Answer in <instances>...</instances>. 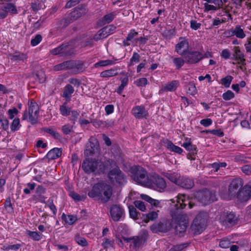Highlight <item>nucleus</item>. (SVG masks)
<instances>
[{
	"instance_id": "29",
	"label": "nucleus",
	"mask_w": 251,
	"mask_h": 251,
	"mask_svg": "<svg viewBox=\"0 0 251 251\" xmlns=\"http://www.w3.org/2000/svg\"><path fill=\"white\" fill-rule=\"evenodd\" d=\"M116 29V26L114 25H109L102 28L100 30L104 38H106L109 35L113 33Z\"/></svg>"
},
{
	"instance_id": "60",
	"label": "nucleus",
	"mask_w": 251,
	"mask_h": 251,
	"mask_svg": "<svg viewBox=\"0 0 251 251\" xmlns=\"http://www.w3.org/2000/svg\"><path fill=\"white\" fill-rule=\"evenodd\" d=\"M242 172L246 175H251V165H245L241 168Z\"/></svg>"
},
{
	"instance_id": "62",
	"label": "nucleus",
	"mask_w": 251,
	"mask_h": 251,
	"mask_svg": "<svg viewBox=\"0 0 251 251\" xmlns=\"http://www.w3.org/2000/svg\"><path fill=\"white\" fill-rule=\"evenodd\" d=\"M73 126L69 125H65L62 126V130L65 134H69L73 131Z\"/></svg>"
},
{
	"instance_id": "53",
	"label": "nucleus",
	"mask_w": 251,
	"mask_h": 251,
	"mask_svg": "<svg viewBox=\"0 0 251 251\" xmlns=\"http://www.w3.org/2000/svg\"><path fill=\"white\" fill-rule=\"evenodd\" d=\"M234 97V94L231 90H227L222 95L223 99L225 100H229Z\"/></svg>"
},
{
	"instance_id": "41",
	"label": "nucleus",
	"mask_w": 251,
	"mask_h": 251,
	"mask_svg": "<svg viewBox=\"0 0 251 251\" xmlns=\"http://www.w3.org/2000/svg\"><path fill=\"white\" fill-rule=\"evenodd\" d=\"M179 82L177 80H173L168 83L164 88V90L168 91H174L176 89Z\"/></svg>"
},
{
	"instance_id": "48",
	"label": "nucleus",
	"mask_w": 251,
	"mask_h": 251,
	"mask_svg": "<svg viewBox=\"0 0 251 251\" xmlns=\"http://www.w3.org/2000/svg\"><path fill=\"white\" fill-rule=\"evenodd\" d=\"M71 196L74 200L76 201H84L86 198V196L85 195H80L74 192L71 193Z\"/></svg>"
},
{
	"instance_id": "38",
	"label": "nucleus",
	"mask_w": 251,
	"mask_h": 251,
	"mask_svg": "<svg viewBox=\"0 0 251 251\" xmlns=\"http://www.w3.org/2000/svg\"><path fill=\"white\" fill-rule=\"evenodd\" d=\"M118 60L117 59H114L113 60H101L95 64V67H98L99 66L103 67L106 66L108 65H111L115 63V61Z\"/></svg>"
},
{
	"instance_id": "20",
	"label": "nucleus",
	"mask_w": 251,
	"mask_h": 251,
	"mask_svg": "<svg viewBox=\"0 0 251 251\" xmlns=\"http://www.w3.org/2000/svg\"><path fill=\"white\" fill-rule=\"evenodd\" d=\"M148 237V232L146 230L142 231V233L137 236L133 237V245L135 249L139 248L142 244H144Z\"/></svg>"
},
{
	"instance_id": "56",
	"label": "nucleus",
	"mask_w": 251,
	"mask_h": 251,
	"mask_svg": "<svg viewBox=\"0 0 251 251\" xmlns=\"http://www.w3.org/2000/svg\"><path fill=\"white\" fill-rule=\"evenodd\" d=\"M189 243L180 244L174 246L173 248H174L175 251H181L185 248H187L189 245Z\"/></svg>"
},
{
	"instance_id": "34",
	"label": "nucleus",
	"mask_w": 251,
	"mask_h": 251,
	"mask_svg": "<svg viewBox=\"0 0 251 251\" xmlns=\"http://www.w3.org/2000/svg\"><path fill=\"white\" fill-rule=\"evenodd\" d=\"M166 147L168 149L176 153L180 154L182 152V149L176 145H175L171 141H167L166 143Z\"/></svg>"
},
{
	"instance_id": "26",
	"label": "nucleus",
	"mask_w": 251,
	"mask_h": 251,
	"mask_svg": "<svg viewBox=\"0 0 251 251\" xmlns=\"http://www.w3.org/2000/svg\"><path fill=\"white\" fill-rule=\"evenodd\" d=\"M2 12H6V16L8 12H11L12 14L17 13V10L13 4L11 3H6L4 4L1 7Z\"/></svg>"
},
{
	"instance_id": "12",
	"label": "nucleus",
	"mask_w": 251,
	"mask_h": 251,
	"mask_svg": "<svg viewBox=\"0 0 251 251\" xmlns=\"http://www.w3.org/2000/svg\"><path fill=\"white\" fill-rule=\"evenodd\" d=\"M171 227V223L170 221L164 219L157 223H154L151 226L150 229L153 233L166 232L169 230Z\"/></svg>"
},
{
	"instance_id": "22",
	"label": "nucleus",
	"mask_w": 251,
	"mask_h": 251,
	"mask_svg": "<svg viewBox=\"0 0 251 251\" xmlns=\"http://www.w3.org/2000/svg\"><path fill=\"white\" fill-rule=\"evenodd\" d=\"M232 59L238 61V63L244 65L245 59L244 53L240 50L239 47H234L233 48V53Z\"/></svg>"
},
{
	"instance_id": "21",
	"label": "nucleus",
	"mask_w": 251,
	"mask_h": 251,
	"mask_svg": "<svg viewBox=\"0 0 251 251\" xmlns=\"http://www.w3.org/2000/svg\"><path fill=\"white\" fill-rule=\"evenodd\" d=\"M187 204H189V208H192L193 207V204L190 203L188 200L185 199L184 195H178L177 197L176 203L175 204V207L177 209L184 208Z\"/></svg>"
},
{
	"instance_id": "51",
	"label": "nucleus",
	"mask_w": 251,
	"mask_h": 251,
	"mask_svg": "<svg viewBox=\"0 0 251 251\" xmlns=\"http://www.w3.org/2000/svg\"><path fill=\"white\" fill-rule=\"evenodd\" d=\"M20 126V119L19 118H15L13 120L11 125V129L12 131L18 130Z\"/></svg>"
},
{
	"instance_id": "9",
	"label": "nucleus",
	"mask_w": 251,
	"mask_h": 251,
	"mask_svg": "<svg viewBox=\"0 0 251 251\" xmlns=\"http://www.w3.org/2000/svg\"><path fill=\"white\" fill-rule=\"evenodd\" d=\"M243 181L240 178L233 179L228 187V197L229 199L235 198L236 195L243 185Z\"/></svg>"
},
{
	"instance_id": "40",
	"label": "nucleus",
	"mask_w": 251,
	"mask_h": 251,
	"mask_svg": "<svg viewBox=\"0 0 251 251\" xmlns=\"http://www.w3.org/2000/svg\"><path fill=\"white\" fill-rule=\"evenodd\" d=\"M67 102H65L59 108L60 113L63 116H69L71 112L70 108L67 106Z\"/></svg>"
},
{
	"instance_id": "5",
	"label": "nucleus",
	"mask_w": 251,
	"mask_h": 251,
	"mask_svg": "<svg viewBox=\"0 0 251 251\" xmlns=\"http://www.w3.org/2000/svg\"><path fill=\"white\" fill-rule=\"evenodd\" d=\"M193 196L198 201L203 204H207L216 200L215 193L207 189L195 192Z\"/></svg>"
},
{
	"instance_id": "42",
	"label": "nucleus",
	"mask_w": 251,
	"mask_h": 251,
	"mask_svg": "<svg viewBox=\"0 0 251 251\" xmlns=\"http://www.w3.org/2000/svg\"><path fill=\"white\" fill-rule=\"evenodd\" d=\"M26 233L29 237L34 241H39L42 238V235L36 231H31L27 230Z\"/></svg>"
},
{
	"instance_id": "18",
	"label": "nucleus",
	"mask_w": 251,
	"mask_h": 251,
	"mask_svg": "<svg viewBox=\"0 0 251 251\" xmlns=\"http://www.w3.org/2000/svg\"><path fill=\"white\" fill-rule=\"evenodd\" d=\"M110 213L112 220L114 222H117L124 216V209L118 205H113L110 210Z\"/></svg>"
},
{
	"instance_id": "35",
	"label": "nucleus",
	"mask_w": 251,
	"mask_h": 251,
	"mask_svg": "<svg viewBox=\"0 0 251 251\" xmlns=\"http://www.w3.org/2000/svg\"><path fill=\"white\" fill-rule=\"evenodd\" d=\"M42 130L47 133L50 134L54 139L60 140L61 138V136L57 131L54 130L52 128L44 127Z\"/></svg>"
},
{
	"instance_id": "64",
	"label": "nucleus",
	"mask_w": 251,
	"mask_h": 251,
	"mask_svg": "<svg viewBox=\"0 0 251 251\" xmlns=\"http://www.w3.org/2000/svg\"><path fill=\"white\" fill-rule=\"evenodd\" d=\"M138 34V33L135 31L134 29L131 30L126 37V41H131Z\"/></svg>"
},
{
	"instance_id": "1",
	"label": "nucleus",
	"mask_w": 251,
	"mask_h": 251,
	"mask_svg": "<svg viewBox=\"0 0 251 251\" xmlns=\"http://www.w3.org/2000/svg\"><path fill=\"white\" fill-rule=\"evenodd\" d=\"M113 194L112 186L105 182H99L94 185L88 193L91 198H98L102 203L107 202Z\"/></svg>"
},
{
	"instance_id": "17",
	"label": "nucleus",
	"mask_w": 251,
	"mask_h": 251,
	"mask_svg": "<svg viewBox=\"0 0 251 251\" xmlns=\"http://www.w3.org/2000/svg\"><path fill=\"white\" fill-rule=\"evenodd\" d=\"M221 220L223 225L227 226H233L237 223L238 218L234 213H225L221 216Z\"/></svg>"
},
{
	"instance_id": "49",
	"label": "nucleus",
	"mask_w": 251,
	"mask_h": 251,
	"mask_svg": "<svg viewBox=\"0 0 251 251\" xmlns=\"http://www.w3.org/2000/svg\"><path fill=\"white\" fill-rule=\"evenodd\" d=\"M0 123L4 130H7L9 128V122L4 115L0 119Z\"/></svg>"
},
{
	"instance_id": "14",
	"label": "nucleus",
	"mask_w": 251,
	"mask_h": 251,
	"mask_svg": "<svg viewBox=\"0 0 251 251\" xmlns=\"http://www.w3.org/2000/svg\"><path fill=\"white\" fill-rule=\"evenodd\" d=\"M39 108L38 105L35 102H31L28 106V119L29 121L34 124L37 122L39 117Z\"/></svg>"
},
{
	"instance_id": "45",
	"label": "nucleus",
	"mask_w": 251,
	"mask_h": 251,
	"mask_svg": "<svg viewBox=\"0 0 251 251\" xmlns=\"http://www.w3.org/2000/svg\"><path fill=\"white\" fill-rule=\"evenodd\" d=\"M33 77L37 79L40 83L44 82L46 79L45 75L44 73L42 71L38 72L35 75H33Z\"/></svg>"
},
{
	"instance_id": "27",
	"label": "nucleus",
	"mask_w": 251,
	"mask_h": 251,
	"mask_svg": "<svg viewBox=\"0 0 251 251\" xmlns=\"http://www.w3.org/2000/svg\"><path fill=\"white\" fill-rule=\"evenodd\" d=\"M118 75L117 69L112 68L101 72L100 73V76L101 77H110L116 76Z\"/></svg>"
},
{
	"instance_id": "37",
	"label": "nucleus",
	"mask_w": 251,
	"mask_h": 251,
	"mask_svg": "<svg viewBox=\"0 0 251 251\" xmlns=\"http://www.w3.org/2000/svg\"><path fill=\"white\" fill-rule=\"evenodd\" d=\"M157 211H151L146 215V217L144 218V221L145 223H147L150 221H153L156 219L158 217Z\"/></svg>"
},
{
	"instance_id": "7",
	"label": "nucleus",
	"mask_w": 251,
	"mask_h": 251,
	"mask_svg": "<svg viewBox=\"0 0 251 251\" xmlns=\"http://www.w3.org/2000/svg\"><path fill=\"white\" fill-rule=\"evenodd\" d=\"M150 181L151 185L147 187L152 188L159 192L163 191L167 186L165 179L157 174L150 175Z\"/></svg>"
},
{
	"instance_id": "59",
	"label": "nucleus",
	"mask_w": 251,
	"mask_h": 251,
	"mask_svg": "<svg viewBox=\"0 0 251 251\" xmlns=\"http://www.w3.org/2000/svg\"><path fill=\"white\" fill-rule=\"evenodd\" d=\"M42 39V36L40 34H37L35 36L34 38L31 40V45L33 46H35L41 41Z\"/></svg>"
},
{
	"instance_id": "43",
	"label": "nucleus",
	"mask_w": 251,
	"mask_h": 251,
	"mask_svg": "<svg viewBox=\"0 0 251 251\" xmlns=\"http://www.w3.org/2000/svg\"><path fill=\"white\" fill-rule=\"evenodd\" d=\"M26 55L24 53L15 52L11 56V59L14 61L24 60L26 58Z\"/></svg>"
},
{
	"instance_id": "6",
	"label": "nucleus",
	"mask_w": 251,
	"mask_h": 251,
	"mask_svg": "<svg viewBox=\"0 0 251 251\" xmlns=\"http://www.w3.org/2000/svg\"><path fill=\"white\" fill-rule=\"evenodd\" d=\"M108 177L114 185H123L126 182V176L118 167L111 170L108 173Z\"/></svg>"
},
{
	"instance_id": "30",
	"label": "nucleus",
	"mask_w": 251,
	"mask_h": 251,
	"mask_svg": "<svg viewBox=\"0 0 251 251\" xmlns=\"http://www.w3.org/2000/svg\"><path fill=\"white\" fill-rule=\"evenodd\" d=\"M115 17L113 13H110L105 15L100 20L99 23L100 25H104L107 24L111 23Z\"/></svg>"
},
{
	"instance_id": "24",
	"label": "nucleus",
	"mask_w": 251,
	"mask_h": 251,
	"mask_svg": "<svg viewBox=\"0 0 251 251\" xmlns=\"http://www.w3.org/2000/svg\"><path fill=\"white\" fill-rule=\"evenodd\" d=\"M177 185L185 189H190L194 186V182L190 178L183 177H179Z\"/></svg>"
},
{
	"instance_id": "15",
	"label": "nucleus",
	"mask_w": 251,
	"mask_h": 251,
	"mask_svg": "<svg viewBox=\"0 0 251 251\" xmlns=\"http://www.w3.org/2000/svg\"><path fill=\"white\" fill-rule=\"evenodd\" d=\"M99 144L97 139L94 137H91L89 143L86 145V149L84 151V154L86 156H93L96 151L99 148Z\"/></svg>"
},
{
	"instance_id": "3",
	"label": "nucleus",
	"mask_w": 251,
	"mask_h": 251,
	"mask_svg": "<svg viewBox=\"0 0 251 251\" xmlns=\"http://www.w3.org/2000/svg\"><path fill=\"white\" fill-rule=\"evenodd\" d=\"M130 172L132 179L138 183L146 187L151 185L150 175L148 176L146 170L141 166H132L130 168Z\"/></svg>"
},
{
	"instance_id": "46",
	"label": "nucleus",
	"mask_w": 251,
	"mask_h": 251,
	"mask_svg": "<svg viewBox=\"0 0 251 251\" xmlns=\"http://www.w3.org/2000/svg\"><path fill=\"white\" fill-rule=\"evenodd\" d=\"M185 62H186L185 60L180 57H176L173 59V62L177 69H179L184 64Z\"/></svg>"
},
{
	"instance_id": "44",
	"label": "nucleus",
	"mask_w": 251,
	"mask_h": 251,
	"mask_svg": "<svg viewBox=\"0 0 251 251\" xmlns=\"http://www.w3.org/2000/svg\"><path fill=\"white\" fill-rule=\"evenodd\" d=\"M130 217L133 219H138V214L140 213L137 211L136 208L133 205L128 206Z\"/></svg>"
},
{
	"instance_id": "10",
	"label": "nucleus",
	"mask_w": 251,
	"mask_h": 251,
	"mask_svg": "<svg viewBox=\"0 0 251 251\" xmlns=\"http://www.w3.org/2000/svg\"><path fill=\"white\" fill-rule=\"evenodd\" d=\"M180 54L184 57L186 63L190 64L197 63L202 59V54L198 51H190L185 50Z\"/></svg>"
},
{
	"instance_id": "28",
	"label": "nucleus",
	"mask_w": 251,
	"mask_h": 251,
	"mask_svg": "<svg viewBox=\"0 0 251 251\" xmlns=\"http://www.w3.org/2000/svg\"><path fill=\"white\" fill-rule=\"evenodd\" d=\"M74 92L73 87L70 84H67L65 87L63 94V97L65 98L67 101H69L71 97V95Z\"/></svg>"
},
{
	"instance_id": "4",
	"label": "nucleus",
	"mask_w": 251,
	"mask_h": 251,
	"mask_svg": "<svg viewBox=\"0 0 251 251\" xmlns=\"http://www.w3.org/2000/svg\"><path fill=\"white\" fill-rule=\"evenodd\" d=\"M208 214L205 212H201L196 216L191 226L194 234H199L204 230Z\"/></svg>"
},
{
	"instance_id": "23",
	"label": "nucleus",
	"mask_w": 251,
	"mask_h": 251,
	"mask_svg": "<svg viewBox=\"0 0 251 251\" xmlns=\"http://www.w3.org/2000/svg\"><path fill=\"white\" fill-rule=\"evenodd\" d=\"M133 115L138 119L145 117L148 115V112L143 106H137L132 110Z\"/></svg>"
},
{
	"instance_id": "31",
	"label": "nucleus",
	"mask_w": 251,
	"mask_h": 251,
	"mask_svg": "<svg viewBox=\"0 0 251 251\" xmlns=\"http://www.w3.org/2000/svg\"><path fill=\"white\" fill-rule=\"evenodd\" d=\"M179 40L183 39L176 45V51L177 53H179L180 50L184 48H186V50L188 49L189 47V43L187 40L184 39L183 37H180L179 38Z\"/></svg>"
},
{
	"instance_id": "52",
	"label": "nucleus",
	"mask_w": 251,
	"mask_h": 251,
	"mask_svg": "<svg viewBox=\"0 0 251 251\" xmlns=\"http://www.w3.org/2000/svg\"><path fill=\"white\" fill-rule=\"evenodd\" d=\"M75 240L76 242L82 246H86L87 245V242L85 238L81 237L79 234H77L75 236Z\"/></svg>"
},
{
	"instance_id": "11",
	"label": "nucleus",
	"mask_w": 251,
	"mask_h": 251,
	"mask_svg": "<svg viewBox=\"0 0 251 251\" xmlns=\"http://www.w3.org/2000/svg\"><path fill=\"white\" fill-rule=\"evenodd\" d=\"M73 47L68 43L62 44L50 51V53L52 55H59L61 56H70L73 53Z\"/></svg>"
},
{
	"instance_id": "50",
	"label": "nucleus",
	"mask_w": 251,
	"mask_h": 251,
	"mask_svg": "<svg viewBox=\"0 0 251 251\" xmlns=\"http://www.w3.org/2000/svg\"><path fill=\"white\" fill-rule=\"evenodd\" d=\"M197 90L195 84L193 82H190L188 84V93L191 95H194L197 93Z\"/></svg>"
},
{
	"instance_id": "19",
	"label": "nucleus",
	"mask_w": 251,
	"mask_h": 251,
	"mask_svg": "<svg viewBox=\"0 0 251 251\" xmlns=\"http://www.w3.org/2000/svg\"><path fill=\"white\" fill-rule=\"evenodd\" d=\"M185 140L186 141L183 143L182 146L190 152L187 154V158L190 160H195V156L197 153V147L195 145L192 144L190 139H186Z\"/></svg>"
},
{
	"instance_id": "13",
	"label": "nucleus",
	"mask_w": 251,
	"mask_h": 251,
	"mask_svg": "<svg viewBox=\"0 0 251 251\" xmlns=\"http://www.w3.org/2000/svg\"><path fill=\"white\" fill-rule=\"evenodd\" d=\"M251 197V186L246 185L242 188L236 195L235 198L239 202H244L248 201Z\"/></svg>"
},
{
	"instance_id": "63",
	"label": "nucleus",
	"mask_w": 251,
	"mask_h": 251,
	"mask_svg": "<svg viewBox=\"0 0 251 251\" xmlns=\"http://www.w3.org/2000/svg\"><path fill=\"white\" fill-rule=\"evenodd\" d=\"M66 70H72L73 71V68L75 65V61L69 60L65 61Z\"/></svg>"
},
{
	"instance_id": "33",
	"label": "nucleus",
	"mask_w": 251,
	"mask_h": 251,
	"mask_svg": "<svg viewBox=\"0 0 251 251\" xmlns=\"http://www.w3.org/2000/svg\"><path fill=\"white\" fill-rule=\"evenodd\" d=\"M62 220L64 221L66 224L72 225L74 224L77 220L76 216L74 215H66L64 213L61 216Z\"/></svg>"
},
{
	"instance_id": "47",
	"label": "nucleus",
	"mask_w": 251,
	"mask_h": 251,
	"mask_svg": "<svg viewBox=\"0 0 251 251\" xmlns=\"http://www.w3.org/2000/svg\"><path fill=\"white\" fill-rule=\"evenodd\" d=\"M233 77L231 75H227L221 79V82L223 85L226 88L229 87L230 83L232 81Z\"/></svg>"
},
{
	"instance_id": "16",
	"label": "nucleus",
	"mask_w": 251,
	"mask_h": 251,
	"mask_svg": "<svg viewBox=\"0 0 251 251\" xmlns=\"http://www.w3.org/2000/svg\"><path fill=\"white\" fill-rule=\"evenodd\" d=\"M88 12L86 5L85 4L78 5L68 15L73 22L79 18L85 15Z\"/></svg>"
},
{
	"instance_id": "55",
	"label": "nucleus",
	"mask_w": 251,
	"mask_h": 251,
	"mask_svg": "<svg viewBox=\"0 0 251 251\" xmlns=\"http://www.w3.org/2000/svg\"><path fill=\"white\" fill-rule=\"evenodd\" d=\"M135 206L142 211H145L146 210V206L144 202L141 201H135L134 202Z\"/></svg>"
},
{
	"instance_id": "32",
	"label": "nucleus",
	"mask_w": 251,
	"mask_h": 251,
	"mask_svg": "<svg viewBox=\"0 0 251 251\" xmlns=\"http://www.w3.org/2000/svg\"><path fill=\"white\" fill-rule=\"evenodd\" d=\"M72 22V20L68 16L66 18L61 19L58 22V28L60 29L64 28Z\"/></svg>"
},
{
	"instance_id": "57",
	"label": "nucleus",
	"mask_w": 251,
	"mask_h": 251,
	"mask_svg": "<svg viewBox=\"0 0 251 251\" xmlns=\"http://www.w3.org/2000/svg\"><path fill=\"white\" fill-rule=\"evenodd\" d=\"M135 83L138 87L145 86L148 84V80L145 77L140 78L135 81Z\"/></svg>"
},
{
	"instance_id": "36",
	"label": "nucleus",
	"mask_w": 251,
	"mask_h": 251,
	"mask_svg": "<svg viewBox=\"0 0 251 251\" xmlns=\"http://www.w3.org/2000/svg\"><path fill=\"white\" fill-rule=\"evenodd\" d=\"M234 34L236 37L240 39H243L246 37V34L240 25L235 26L234 28Z\"/></svg>"
},
{
	"instance_id": "2",
	"label": "nucleus",
	"mask_w": 251,
	"mask_h": 251,
	"mask_svg": "<svg viewBox=\"0 0 251 251\" xmlns=\"http://www.w3.org/2000/svg\"><path fill=\"white\" fill-rule=\"evenodd\" d=\"M109 161L102 162L93 158H86L82 163V169L88 174L104 173L108 169Z\"/></svg>"
},
{
	"instance_id": "8",
	"label": "nucleus",
	"mask_w": 251,
	"mask_h": 251,
	"mask_svg": "<svg viewBox=\"0 0 251 251\" xmlns=\"http://www.w3.org/2000/svg\"><path fill=\"white\" fill-rule=\"evenodd\" d=\"M175 232L176 234L182 236L188 226V220L186 214H178L176 220Z\"/></svg>"
},
{
	"instance_id": "39",
	"label": "nucleus",
	"mask_w": 251,
	"mask_h": 251,
	"mask_svg": "<svg viewBox=\"0 0 251 251\" xmlns=\"http://www.w3.org/2000/svg\"><path fill=\"white\" fill-rule=\"evenodd\" d=\"M84 70L85 68L83 63L78 61H75V65L73 68V73L77 74L80 72H82Z\"/></svg>"
},
{
	"instance_id": "58",
	"label": "nucleus",
	"mask_w": 251,
	"mask_h": 251,
	"mask_svg": "<svg viewBox=\"0 0 251 251\" xmlns=\"http://www.w3.org/2000/svg\"><path fill=\"white\" fill-rule=\"evenodd\" d=\"M140 56L137 52H134L132 56L130 59V64L129 66H131L133 62L138 63L140 61Z\"/></svg>"
},
{
	"instance_id": "25",
	"label": "nucleus",
	"mask_w": 251,
	"mask_h": 251,
	"mask_svg": "<svg viewBox=\"0 0 251 251\" xmlns=\"http://www.w3.org/2000/svg\"><path fill=\"white\" fill-rule=\"evenodd\" d=\"M62 154V150L57 148H53L48 152L47 157L49 159L53 160L59 157Z\"/></svg>"
},
{
	"instance_id": "61",
	"label": "nucleus",
	"mask_w": 251,
	"mask_h": 251,
	"mask_svg": "<svg viewBox=\"0 0 251 251\" xmlns=\"http://www.w3.org/2000/svg\"><path fill=\"white\" fill-rule=\"evenodd\" d=\"M204 12H207L210 10L215 11L219 9L218 6L216 7L214 5L209 4L207 3H205L204 4Z\"/></svg>"
},
{
	"instance_id": "54",
	"label": "nucleus",
	"mask_w": 251,
	"mask_h": 251,
	"mask_svg": "<svg viewBox=\"0 0 251 251\" xmlns=\"http://www.w3.org/2000/svg\"><path fill=\"white\" fill-rule=\"evenodd\" d=\"M114 244L113 240H110L107 238L104 239V241L101 244V246L104 249L112 247Z\"/></svg>"
}]
</instances>
